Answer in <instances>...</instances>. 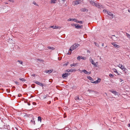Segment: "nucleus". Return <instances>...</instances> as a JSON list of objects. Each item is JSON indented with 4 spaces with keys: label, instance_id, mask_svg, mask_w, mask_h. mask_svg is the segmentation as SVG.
Instances as JSON below:
<instances>
[{
    "label": "nucleus",
    "instance_id": "nucleus-30",
    "mask_svg": "<svg viewBox=\"0 0 130 130\" xmlns=\"http://www.w3.org/2000/svg\"><path fill=\"white\" fill-rule=\"evenodd\" d=\"M17 62H18L22 64H23V62L21 60H18L17 61Z\"/></svg>",
    "mask_w": 130,
    "mask_h": 130
},
{
    "label": "nucleus",
    "instance_id": "nucleus-49",
    "mask_svg": "<svg viewBox=\"0 0 130 130\" xmlns=\"http://www.w3.org/2000/svg\"><path fill=\"white\" fill-rule=\"evenodd\" d=\"M27 104H28V105H29H29H30V103H28Z\"/></svg>",
    "mask_w": 130,
    "mask_h": 130
},
{
    "label": "nucleus",
    "instance_id": "nucleus-53",
    "mask_svg": "<svg viewBox=\"0 0 130 130\" xmlns=\"http://www.w3.org/2000/svg\"><path fill=\"white\" fill-rule=\"evenodd\" d=\"M66 116H64V118H66Z\"/></svg>",
    "mask_w": 130,
    "mask_h": 130
},
{
    "label": "nucleus",
    "instance_id": "nucleus-57",
    "mask_svg": "<svg viewBox=\"0 0 130 130\" xmlns=\"http://www.w3.org/2000/svg\"><path fill=\"white\" fill-rule=\"evenodd\" d=\"M32 88H34V87H32Z\"/></svg>",
    "mask_w": 130,
    "mask_h": 130
},
{
    "label": "nucleus",
    "instance_id": "nucleus-29",
    "mask_svg": "<svg viewBox=\"0 0 130 130\" xmlns=\"http://www.w3.org/2000/svg\"><path fill=\"white\" fill-rule=\"evenodd\" d=\"M77 65L76 63H73L70 65L71 67L75 66Z\"/></svg>",
    "mask_w": 130,
    "mask_h": 130
},
{
    "label": "nucleus",
    "instance_id": "nucleus-15",
    "mask_svg": "<svg viewBox=\"0 0 130 130\" xmlns=\"http://www.w3.org/2000/svg\"><path fill=\"white\" fill-rule=\"evenodd\" d=\"M50 27L52 28L53 29H56L58 28L59 27L56 26H50Z\"/></svg>",
    "mask_w": 130,
    "mask_h": 130
},
{
    "label": "nucleus",
    "instance_id": "nucleus-47",
    "mask_svg": "<svg viewBox=\"0 0 130 130\" xmlns=\"http://www.w3.org/2000/svg\"><path fill=\"white\" fill-rule=\"evenodd\" d=\"M71 54V52L70 53L69 52L68 53H67V54L68 55H70Z\"/></svg>",
    "mask_w": 130,
    "mask_h": 130
},
{
    "label": "nucleus",
    "instance_id": "nucleus-2",
    "mask_svg": "<svg viewBox=\"0 0 130 130\" xmlns=\"http://www.w3.org/2000/svg\"><path fill=\"white\" fill-rule=\"evenodd\" d=\"M33 82L34 83L37 84V85H39L42 87H43L44 86V85L42 83H41L38 81L35 80Z\"/></svg>",
    "mask_w": 130,
    "mask_h": 130
},
{
    "label": "nucleus",
    "instance_id": "nucleus-16",
    "mask_svg": "<svg viewBox=\"0 0 130 130\" xmlns=\"http://www.w3.org/2000/svg\"><path fill=\"white\" fill-rule=\"evenodd\" d=\"M57 0H51L50 3L51 4H55Z\"/></svg>",
    "mask_w": 130,
    "mask_h": 130
},
{
    "label": "nucleus",
    "instance_id": "nucleus-20",
    "mask_svg": "<svg viewBox=\"0 0 130 130\" xmlns=\"http://www.w3.org/2000/svg\"><path fill=\"white\" fill-rule=\"evenodd\" d=\"M47 48H48V49L52 50H54L55 49V48L53 47H51V46H48Z\"/></svg>",
    "mask_w": 130,
    "mask_h": 130
},
{
    "label": "nucleus",
    "instance_id": "nucleus-40",
    "mask_svg": "<svg viewBox=\"0 0 130 130\" xmlns=\"http://www.w3.org/2000/svg\"><path fill=\"white\" fill-rule=\"evenodd\" d=\"M33 4L34 5H36V6H38V5L35 2H33Z\"/></svg>",
    "mask_w": 130,
    "mask_h": 130
},
{
    "label": "nucleus",
    "instance_id": "nucleus-42",
    "mask_svg": "<svg viewBox=\"0 0 130 130\" xmlns=\"http://www.w3.org/2000/svg\"><path fill=\"white\" fill-rule=\"evenodd\" d=\"M88 92H93V91H92V90H88V91H87Z\"/></svg>",
    "mask_w": 130,
    "mask_h": 130
},
{
    "label": "nucleus",
    "instance_id": "nucleus-44",
    "mask_svg": "<svg viewBox=\"0 0 130 130\" xmlns=\"http://www.w3.org/2000/svg\"><path fill=\"white\" fill-rule=\"evenodd\" d=\"M6 91H7V92H10V90L8 89H7L6 90Z\"/></svg>",
    "mask_w": 130,
    "mask_h": 130
},
{
    "label": "nucleus",
    "instance_id": "nucleus-13",
    "mask_svg": "<svg viewBox=\"0 0 130 130\" xmlns=\"http://www.w3.org/2000/svg\"><path fill=\"white\" fill-rule=\"evenodd\" d=\"M101 79L100 78H99V79H98V80H96L94 82H92V83H93L97 84V83H99L101 81Z\"/></svg>",
    "mask_w": 130,
    "mask_h": 130
},
{
    "label": "nucleus",
    "instance_id": "nucleus-48",
    "mask_svg": "<svg viewBox=\"0 0 130 130\" xmlns=\"http://www.w3.org/2000/svg\"><path fill=\"white\" fill-rule=\"evenodd\" d=\"M9 2H13V1L12 0H9Z\"/></svg>",
    "mask_w": 130,
    "mask_h": 130
},
{
    "label": "nucleus",
    "instance_id": "nucleus-50",
    "mask_svg": "<svg viewBox=\"0 0 130 130\" xmlns=\"http://www.w3.org/2000/svg\"><path fill=\"white\" fill-rule=\"evenodd\" d=\"M104 43H102V46H104Z\"/></svg>",
    "mask_w": 130,
    "mask_h": 130
},
{
    "label": "nucleus",
    "instance_id": "nucleus-46",
    "mask_svg": "<svg viewBox=\"0 0 130 130\" xmlns=\"http://www.w3.org/2000/svg\"><path fill=\"white\" fill-rule=\"evenodd\" d=\"M35 74H32V75H31V76H35Z\"/></svg>",
    "mask_w": 130,
    "mask_h": 130
},
{
    "label": "nucleus",
    "instance_id": "nucleus-6",
    "mask_svg": "<svg viewBox=\"0 0 130 130\" xmlns=\"http://www.w3.org/2000/svg\"><path fill=\"white\" fill-rule=\"evenodd\" d=\"M70 74V73H63L62 75V77L63 78H64L67 77L68 75H69Z\"/></svg>",
    "mask_w": 130,
    "mask_h": 130
},
{
    "label": "nucleus",
    "instance_id": "nucleus-12",
    "mask_svg": "<svg viewBox=\"0 0 130 130\" xmlns=\"http://www.w3.org/2000/svg\"><path fill=\"white\" fill-rule=\"evenodd\" d=\"M112 70L114 72L117 74L118 75H119H119H120V74L118 73V72L117 71V70L115 68H113L112 69Z\"/></svg>",
    "mask_w": 130,
    "mask_h": 130
},
{
    "label": "nucleus",
    "instance_id": "nucleus-21",
    "mask_svg": "<svg viewBox=\"0 0 130 130\" xmlns=\"http://www.w3.org/2000/svg\"><path fill=\"white\" fill-rule=\"evenodd\" d=\"M89 2H90V3L93 6H94V5L95 4V2H94L93 1H89Z\"/></svg>",
    "mask_w": 130,
    "mask_h": 130
},
{
    "label": "nucleus",
    "instance_id": "nucleus-8",
    "mask_svg": "<svg viewBox=\"0 0 130 130\" xmlns=\"http://www.w3.org/2000/svg\"><path fill=\"white\" fill-rule=\"evenodd\" d=\"M112 37H111L110 38L114 41H115L117 40V37H116L115 35H112Z\"/></svg>",
    "mask_w": 130,
    "mask_h": 130
},
{
    "label": "nucleus",
    "instance_id": "nucleus-31",
    "mask_svg": "<svg viewBox=\"0 0 130 130\" xmlns=\"http://www.w3.org/2000/svg\"><path fill=\"white\" fill-rule=\"evenodd\" d=\"M81 56V59H82L83 60H86V57H83L82 56Z\"/></svg>",
    "mask_w": 130,
    "mask_h": 130
},
{
    "label": "nucleus",
    "instance_id": "nucleus-41",
    "mask_svg": "<svg viewBox=\"0 0 130 130\" xmlns=\"http://www.w3.org/2000/svg\"><path fill=\"white\" fill-rule=\"evenodd\" d=\"M122 70L124 71H126L127 69L125 68L124 67Z\"/></svg>",
    "mask_w": 130,
    "mask_h": 130
},
{
    "label": "nucleus",
    "instance_id": "nucleus-37",
    "mask_svg": "<svg viewBox=\"0 0 130 130\" xmlns=\"http://www.w3.org/2000/svg\"><path fill=\"white\" fill-rule=\"evenodd\" d=\"M68 63H69V62H66L65 64H64L63 66H67L68 64Z\"/></svg>",
    "mask_w": 130,
    "mask_h": 130
},
{
    "label": "nucleus",
    "instance_id": "nucleus-4",
    "mask_svg": "<svg viewBox=\"0 0 130 130\" xmlns=\"http://www.w3.org/2000/svg\"><path fill=\"white\" fill-rule=\"evenodd\" d=\"M89 60L92 64H93V65H94L96 67L97 66V65H96L95 63L94 62L93 60L92 59V58L91 57L90 58Z\"/></svg>",
    "mask_w": 130,
    "mask_h": 130
},
{
    "label": "nucleus",
    "instance_id": "nucleus-5",
    "mask_svg": "<svg viewBox=\"0 0 130 130\" xmlns=\"http://www.w3.org/2000/svg\"><path fill=\"white\" fill-rule=\"evenodd\" d=\"M111 44H112L116 48H118L120 47V46L117 45L116 42H112L111 43Z\"/></svg>",
    "mask_w": 130,
    "mask_h": 130
},
{
    "label": "nucleus",
    "instance_id": "nucleus-32",
    "mask_svg": "<svg viewBox=\"0 0 130 130\" xmlns=\"http://www.w3.org/2000/svg\"><path fill=\"white\" fill-rule=\"evenodd\" d=\"M37 60L38 61H40L44 62V61L42 59H37Z\"/></svg>",
    "mask_w": 130,
    "mask_h": 130
},
{
    "label": "nucleus",
    "instance_id": "nucleus-27",
    "mask_svg": "<svg viewBox=\"0 0 130 130\" xmlns=\"http://www.w3.org/2000/svg\"><path fill=\"white\" fill-rule=\"evenodd\" d=\"M75 20V21H76V20L75 19H68V20L69 21H73Z\"/></svg>",
    "mask_w": 130,
    "mask_h": 130
},
{
    "label": "nucleus",
    "instance_id": "nucleus-45",
    "mask_svg": "<svg viewBox=\"0 0 130 130\" xmlns=\"http://www.w3.org/2000/svg\"><path fill=\"white\" fill-rule=\"evenodd\" d=\"M22 95L21 94H19L18 95V96L19 97H20Z\"/></svg>",
    "mask_w": 130,
    "mask_h": 130
},
{
    "label": "nucleus",
    "instance_id": "nucleus-43",
    "mask_svg": "<svg viewBox=\"0 0 130 130\" xmlns=\"http://www.w3.org/2000/svg\"><path fill=\"white\" fill-rule=\"evenodd\" d=\"M14 83L16 84H17V85H18L19 84L18 82H17V81H15L14 82Z\"/></svg>",
    "mask_w": 130,
    "mask_h": 130
},
{
    "label": "nucleus",
    "instance_id": "nucleus-56",
    "mask_svg": "<svg viewBox=\"0 0 130 130\" xmlns=\"http://www.w3.org/2000/svg\"><path fill=\"white\" fill-rule=\"evenodd\" d=\"M109 130H111V129H109Z\"/></svg>",
    "mask_w": 130,
    "mask_h": 130
},
{
    "label": "nucleus",
    "instance_id": "nucleus-11",
    "mask_svg": "<svg viewBox=\"0 0 130 130\" xmlns=\"http://www.w3.org/2000/svg\"><path fill=\"white\" fill-rule=\"evenodd\" d=\"M82 72L86 74H89L90 73H89L86 70H82Z\"/></svg>",
    "mask_w": 130,
    "mask_h": 130
},
{
    "label": "nucleus",
    "instance_id": "nucleus-51",
    "mask_svg": "<svg viewBox=\"0 0 130 130\" xmlns=\"http://www.w3.org/2000/svg\"><path fill=\"white\" fill-rule=\"evenodd\" d=\"M128 125V126L129 127H130V124H129Z\"/></svg>",
    "mask_w": 130,
    "mask_h": 130
},
{
    "label": "nucleus",
    "instance_id": "nucleus-17",
    "mask_svg": "<svg viewBox=\"0 0 130 130\" xmlns=\"http://www.w3.org/2000/svg\"><path fill=\"white\" fill-rule=\"evenodd\" d=\"M80 10L82 11L83 12H85L86 11H88L87 9L85 8H83L80 9Z\"/></svg>",
    "mask_w": 130,
    "mask_h": 130
},
{
    "label": "nucleus",
    "instance_id": "nucleus-34",
    "mask_svg": "<svg viewBox=\"0 0 130 130\" xmlns=\"http://www.w3.org/2000/svg\"><path fill=\"white\" fill-rule=\"evenodd\" d=\"M94 5H95L98 7H99V6L98 4V3H95V4Z\"/></svg>",
    "mask_w": 130,
    "mask_h": 130
},
{
    "label": "nucleus",
    "instance_id": "nucleus-23",
    "mask_svg": "<svg viewBox=\"0 0 130 130\" xmlns=\"http://www.w3.org/2000/svg\"><path fill=\"white\" fill-rule=\"evenodd\" d=\"M38 121H40V122H41V118L39 116L38 117Z\"/></svg>",
    "mask_w": 130,
    "mask_h": 130
},
{
    "label": "nucleus",
    "instance_id": "nucleus-35",
    "mask_svg": "<svg viewBox=\"0 0 130 130\" xmlns=\"http://www.w3.org/2000/svg\"><path fill=\"white\" fill-rule=\"evenodd\" d=\"M77 59L78 60H80V59H81V56H78L77 57Z\"/></svg>",
    "mask_w": 130,
    "mask_h": 130
},
{
    "label": "nucleus",
    "instance_id": "nucleus-52",
    "mask_svg": "<svg viewBox=\"0 0 130 130\" xmlns=\"http://www.w3.org/2000/svg\"><path fill=\"white\" fill-rule=\"evenodd\" d=\"M5 4H8V3H7L6 2L5 3Z\"/></svg>",
    "mask_w": 130,
    "mask_h": 130
},
{
    "label": "nucleus",
    "instance_id": "nucleus-9",
    "mask_svg": "<svg viewBox=\"0 0 130 130\" xmlns=\"http://www.w3.org/2000/svg\"><path fill=\"white\" fill-rule=\"evenodd\" d=\"M76 70L75 69H71L67 70L66 71L68 72H72L73 71H75Z\"/></svg>",
    "mask_w": 130,
    "mask_h": 130
},
{
    "label": "nucleus",
    "instance_id": "nucleus-1",
    "mask_svg": "<svg viewBox=\"0 0 130 130\" xmlns=\"http://www.w3.org/2000/svg\"><path fill=\"white\" fill-rule=\"evenodd\" d=\"M79 46V45L77 43H75L69 49V51H71L74 50L76 49Z\"/></svg>",
    "mask_w": 130,
    "mask_h": 130
},
{
    "label": "nucleus",
    "instance_id": "nucleus-33",
    "mask_svg": "<svg viewBox=\"0 0 130 130\" xmlns=\"http://www.w3.org/2000/svg\"><path fill=\"white\" fill-rule=\"evenodd\" d=\"M126 35L127 37L130 39V35L127 33L126 34Z\"/></svg>",
    "mask_w": 130,
    "mask_h": 130
},
{
    "label": "nucleus",
    "instance_id": "nucleus-14",
    "mask_svg": "<svg viewBox=\"0 0 130 130\" xmlns=\"http://www.w3.org/2000/svg\"><path fill=\"white\" fill-rule=\"evenodd\" d=\"M118 66L122 70L124 68V66L121 64H119V65H118Z\"/></svg>",
    "mask_w": 130,
    "mask_h": 130
},
{
    "label": "nucleus",
    "instance_id": "nucleus-36",
    "mask_svg": "<svg viewBox=\"0 0 130 130\" xmlns=\"http://www.w3.org/2000/svg\"><path fill=\"white\" fill-rule=\"evenodd\" d=\"M109 76L110 77H111L112 78L114 76L112 74H109Z\"/></svg>",
    "mask_w": 130,
    "mask_h": 130
},
{
    "label": "nucleus",
    "instance_id": "nucleus-39",
    "mask_svg": "<svg viewBox=\"0 0 130 130\" xmlns=\"http://www.w3.org/2000/svg\"><path fill=\"white\" fill-rule=\"evenodd\" d=\"M108 11H107L106 10L104 9L103 10V12H106V13H107V12H108Z\"/></svg>",
    "mask_w": 130,
    "mask_h": 130
},
{
    "label": "nucleus",
    "instance_id": "nucleus-22",
    "mask_svg": "<svg viewBox=\"0 0 130 130\" xmlns=\"http://www.w3.org/2000/svg\"><path fill=\"white\" fill-rule=\"evenodd\" d=\"M87 78L88 79H89V80H91L92 81H93V79L92 78V77L90 76H88L87 77Z\"/></svg>",
    "mask_w": 130,
    "mask_h": 130
},
{
    "label": "nucleus",
    "instance_id": "nucleus-24",
    "mask_svg": "<svg viewBox=\"0 0 130 130\" xmlns=\"http://www.w3.org/2000/svg\"><path fill=\"white\" fill-rule=\"evenodd\" d=\"M75 22H76L77 23H79L80 24H82L83 23V21H78L77 20L75 21Z\"/></svg>",
    "mask_w": 130,
    "mask_h": 130
},
{
    "label": "nucleus",
    "instance_id": "nucleus-19",
    "mask_svg": "<svg viewBox=\"0 0 130 130\" xmlns=\"http://www.w3.org/2000/svg\"><path fill=\"white\" fill-rule=\"evenodd\" d=\"M74 5H77L79 4V2L78 1H74Z\"/></svg>",
    "mask_w": 130,
    "mask_h": 130
},
{
    "label": "nucleus",
    "instance_id": "nucleus-28",
    "mask_svg": "<svg viewBox=\"0 0 130 130\" xmlns=\"http://www.w3.org/2000/svg\"><path fill=\"white\" fill-rule=\"evenodd\" d=\"M94 43L96 46L99 47V44L95 42H94Z\"/></svg>",
    "mask_w": 130,
    "mask_h": 130
},
{
    "label": "nucleus",
    "instance_id": "nucleus-38",
    "mask_svg": "<svg viewBox=\"0 0 130 130\" xmlns=\"http://www.w3.org/2000/svg\"><path fill=\"white\" fill-rule=\"evenodd\" d=\"M31 122L32 123H33V124L34 125H35V121H33L32 120H31Z\"/></svg>",
    "mask_w": 130,
    "mask_h": 130
},
{
    "label": "nucleus",
    "instance_id": "nucleus-54",
    "mask_svg": "<svg viewBox=\"0 0 130 130\" xmlns=\"http://www.w3.org/2000/svg\"><path fill=\"white\" fill-rule=\"evenodd\" d=\"M128 11L129 12H130V11H129V10H128Z\"/></svg>",
    "mask_w": 130,
    "mask_h": 130
},
{
    "label": "nucleus",
    "instance_id": "nucleus-7",
    "mask_svg": "<svg viewBox=\"0 0 130 130\" xmlns=\"http://www.w3.org/2000/svg\"><path fill=\"white\" fill-rule=\"evenodd\" d=\"M110 91L114 94L115 95H117L118 96V93L116 91H114L113 90H110Z\"/></svg>",
    "mask_w": 130,
    "mask_h": 130
},
{
    "label": "nucleus",
    "instance_id": "nucleus-18",
    "mask_svg": "<svg viewBox=\"0 0 130 130\" xmlns=\"http://www.w3.org/2000/svg\"><path fill=\"white\" fill-rule=\"evenodd\" d=\"M53 70H48L46 71V73H47L50 74L52 73L53 71Z\"/></svg>",
    "mask_w": 130,
    "mask_h": 130
},
{
    "label": "nucleus",
    "instance_id": "nucleus-26",
    "mask_svg": "<svg viewBox=\"0 0 130 130\" xmlns=\"http://www.w3.org/2000/svg\"><path fill=\"white\" fill-rule=\"evenodd\" d=\"M74 99H75V100H80L78 96H75V97Z\"/></svg>",
    "mask_w": 130,
    "mask_h": 130
},
{
    "label": "nucleus",
    "instance_id": "nucleus-25",
    "mask_svg": "<svg viewBox=\"0 0 130 130\" xmlns=\"http://www.w3.org/2000/svg\"><path fill=\"white\" fill-rule=\"evenodd\" d=\"M20 80L22 82H25L26 81V80L24 78H20Z\"/></svg>",
    "mask_w": 130,
    "mask_h": 130
},
{
    "label": "nucleus",
    "instance_id": "nucleus-55",
    "mask_svg": "<svg viewBox=\"0 0 130 130\" xmlns=\"http://www.w3.org/2000/svg\"><path fill=\"white\" fill-rule=\"evenodd\" d=\"M107 47V46H105V47Z\"/></svg>",
    "mask_w": 130,
    "mask_h": 130
},
{
    "label": "nucleus",
    "instance_id": "nucleus-3",
    "mask_svg": "<svg viewBox=\"0 0 130 130\" xmlns=\"http://www.w3.org/2000/svg\"><path fill=\"white\" fill-rule=\"evenodd\" d=\"M74 25L76 28L77 29H81L83 28V26L82 25H79L77 24H74Z\"/></svg>",
    "mask_w": 130,
    "mask_h": 130
},
{
    "label": "nucleus",
    "instance_id": "nucleus-10",
    "mask_svg": "<svg viewBox=\"0 0 130 130\" xmlns=\"http://www.w3.org/2000/svg\"><path fill=\"white\" fill-rule=\"evenodd\" d=\"M107 13L108 14L111 16V18L112 19L113 18V14L112 13L108 11L107 12Z\"/></svg>",
    "mask_w": 130,
    "mask_h": 130
}]
</instances>
